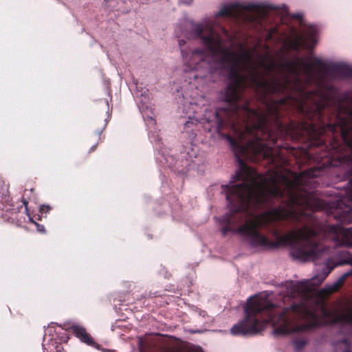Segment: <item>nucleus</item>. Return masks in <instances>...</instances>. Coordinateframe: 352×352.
<instances>
[{"mask_svg":"<svg viewBox=\"0 0 352 352\" xmlns=\"http://www.w3.org/2000/svg\"><path fill=\"white\" fill-rule=\"evenodd\" d=\"M267 8L259 3H232L225 6L213 22L197 24L185 34L188 39L200 40L202 47H186L179 40L182 69L189 73V83L198 88L215 72H226L230 83L225 93L226 107L206 110L202 118L189 116L185 128L207 122L218 132L232 128L234 138L226 135L239 160L240 169L228 185L223 186L226 197H316L301 186L302 178L288 177L280 170L258 174L243 158L251 161L268 159L278 166L284 162L273 148L275 128L279 52L260 54L241 40L239 32H229L220 24L221 17H231L263 26Z\"/></svg>","mask_w":352,"mask_h":352,"instance_id":"nucleus-1","label":"nucleus"},{"mask_svg":"<svg viewBox=\"0 0 352 352\" xmlns=\"http://www.w3.org/2000/svg\"><path fill=\"white\" fill-rule=\"evenodd\" d=\"M328 232L329 236L338 245L352 248V228H345L338 224L330 226ZM340 256L342 260L338 263L332 260L327 261L322 274L301 282L285 283V335L298 337L293 341L296 349L299 350L305 345V333L323 323L320 316L329 314L323 305L314 297V290L337 265L352 264V254L342 251ZM351 275L352 270L343 274L334 283L321 289L320 294L324 297L338 291ZM339 321L344 338L340 342L338 348L343 352H352V311L341 315Z\"/></svg>","mask_w":352,"mask_h":352,"instance_id":"nucleus-2","label":"nucleus"},{"mask_svg":"<svg viewBox=\"0 0 352 352\" xmlns=\"http://www.w3.org/2000/svg\"><path fill=\"white\" fill-rule=\"evenodd\" d=\"M317 42V29L315 26H309L301 37L300 43L307 49H311Z\"/></svg>","mask_w":352,"mask_h":352,"instance_id":"nucleus-3","label":"nucleus"},{"mask_svg":"<svg viewBox=\"0 0 352 352\" xmlns=\"http://www.w3.org/2000/svg\"><path fill=\"white\" fill-rule=\"evenodd\" d=\"M72 331L76 336L82 342L90 346H95L96 343L90 335L87 332L86 329L80 325H74L72 327Z\"/></svg>","mask_w":352,"mask_h":352,"instance_id":"nucleus-4","label":"nucleus"},{"mask_svg":"<svg viewBox=\"0 0 352 352\" xmlns=\"http://www.w3.org/2000/svg\"><path fill=\"white\" fill-rule=\"evenodd\" d=\"M30 220L32 223H34L36 225V228H37V230H38V232H45V228H44V226H43L40 225V224H38L37 223L34 222V221L32 219V218H31V217H30Z\"/></svg>","mask_w":352,"mask_h":352,"instance_id":"nucleus-5","label":"nucleus"},{"mask_svg":"<svg viewBox=\"0 0 352 352\" xmlns=\"http://www.w3.org/2000/svg\"><path fill=\"white\" fill-rule=\"evenodd\" d=\"M50 208L49 206L43 205L40 207V212H48L50 210Z\"/></svg>","mask_w":352,"mask_h":352,"instance_id":"nucleus-6","label":"nucleus"},{"mask_svg":"<svg viewBox=\"0 0 352 352\" xmlns=\"http://www.w3.org/2000/svg\"><path fill=\"white\" fill-rule=\"evenodd\" d=\"M278 8L280 9V10H284L285 12V13L287 14L289 8H288V6L287 5L282 4L281 6H279Z\"/></svg>","mask_w":352,"mask_h":352,"instance_id":"nucleus-7","label":"nucleus"},{"mask_svg":"<svg viewBox=\"0 0 352 352\" xmlns=\"http://www.w3.org/2000/svg\"><path fill=\"white\" fill-rule=\"evenodd\" d=\"M23 204H24V206H25V210L26 211H28V201L25 200V199H23Z\"/></svg>","mask_w":352,"mask_h":352,"instance_id":"nucleus-8","label":"nucleus"},{"mask_svg":"<svg viewBox=\"0 0 352 352\" xmlns=\"http://www.w3.org/2000/svg\"><path fill=\"white\" fill-rule=\"evenodd\" d=\"M168 352H182V351H181L179 350H177V349H174V350H171V351H170Z\"/></svg>","mask_w":352,"mask_h":352,"instance_id":"nucleus-9","label":"nucleus"},{"mask_svg":"<svg viewBox=\"0 0 352 352\" xmlns=\"http://www.w3.org/2000/svg\"><path fill=\"white\" fill-rule=\"evenodd\" d=\"M271 37H272V35L271 34H268L267 39H270Z\"/></svg>","mask_w":352,"mask_h":352,"instance_id":"nucleus-10","label":"nucleus"}]
</instances>
